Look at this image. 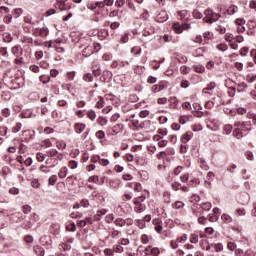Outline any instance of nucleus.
<instances>
[{
  "label": "nucleus",
  "instance_id": "nucleus-1",
  "mask_svg": "<svg viewBox=\"0 0 256 256\" xmlns=\"http://www.w3.org/2000/svg\"><path fill=\"white\" fill-rule=\"evenodd\" d=\"M204 15L205 17L203 18V21H205V23H215V21H218L219 18L221 17V14L219 13H214L213 10L211 9H206L204 11Z\"/></svg>",
  "mask_w": 256,
  "mask_h": 256
},
{
  "label": "nucleus",
  "instance_id": "nucleus-2",
  "mask_svg": "<svg viewBox=\"0 0 256 256\" xmlns=\"http://www.w3.org/2000/svg\"><path fill=\"white\" fill-rule=\"evenodd\" d=\"M234 127H238L242 133H245V131H251V121L235 122Z\"/></svg>",
  "mask_w": 256,
  "mask_h": 256
},
{
  "label": "nucleus",
  "instance_id": "nucleus-3",
  "mask_svg": "<svg viewBox=\"0 0 256 256\" xmlns=\"http://www.w3.org/2000/svg\"><path fill=\"white\" fill-rule=\"evenodd\" d=\"M124 125L116 124L115 126L108 129L109 135H119V133H123Z\"/></svg>",
  "mask_w": 256,
  "mask_h": 256
},
{
  "label": "nucleus",
  "instance_id": "nucleus-4",
  "mask_svg": "<svg viewBox=\"0 0 256 256\" xmlns=\"http://www.w3.org/2000/svg\"><path fill=\"white\" fill-rule=\"evenodd\" d=\"M126 121H130L134 129H141L143 127V125L139 122L135 114H131L128 118H126Z\"/></svg>",
  "mask_w": 256,
  "mask_h": 256
},
{
  "label": "nucleus",
  "instance_id": "nucleus-5",
  "mask_svg": "<svg viewBox=\"0 0 256 256\" xmlns=\"http://www.w3.org/2000/svg\"><path fill=\"white\" fill-rule=\"evenodd\" d=\"M56 9L67 11V9H71V5L67 3V0H56Z\"/></svg>",
  "mask_w": 256,
  "mask_h": 256
},
{
  "label": "nucleus",
  "instance_id": "nucleus-6",
  "mask_svg": "<svg viewBox=\"0 0 256 256\" xmlns=\"http://www.w3.org/2000/svg\"><path fill=\"white\" fill-rule=\"evenodd\" d=\"M157 133L158 134L153 136V141H161V139L167 135V128H160L157 130Z\"/></svg>",
  "mask_w": 256,
  "mask_h": 256
},
{
  "label": "nucleus",
  "instance_id": "nucleus-7",
  "mask_svg": "<svg viewBox=\"0 0 256 256\" xmlns=\"http://www.w3.org/2000/svg\"><path fill=\"white\" fill-rule=\"evenodd\" d=\"M169 19V16L167 15L166 11H161L157 16H156V21L158 23H165Z\"/></svg>",
  "mask_w": 256,
  "mask_h": 256
},
{
  "label": "nucleus",
  "instance_id": "nucleus-8",
  "mask_svg": "<svg viewBox=\"0 0 256 256\" xmlns=\"http://www.w3.org/2000/svg\"><path fill=\"white\" fill-rule=\"evenodd\" d=\"M191 139H193V132L188 131L182 135L181 142L185 145L186 143H189V141H191Z\"/></svg>",
  "mask_w": 256,
  "mask_h": 256
},
{
  "label": "nucleus",
  "instance_id": "nucleus-9",
  "mask_svg": "<svg viewBox=\"0 0 256 256\" xmlns=\"http://www.w3.org/2000/svg\"><path fill=\"white\" fill-rule=\"evenodd\" d=\"M11 51L15 57H21L23 55V48L19 45L12 47Z\"/></svg>",
  "mask_w": 256,
  "mask_h": 256
},
{
  "label": "nucleus",
  "instance_id": "nucleus-10",
  "mask_svg": "<svg viewBox=\"0 0 256 256\" xmlns=\"http://www.w3.org/2000/svg\"><path fill=\"white\" fill-rule=\"evenodd\" d=\"M233 136L236 137V139H243V137H245V133L241 130V128L236 127L233 131Z\"/></svg>",
  "mask_w": 256,
  "mask_h": 256
},
{
  "label": "nucleus",
  "instance_id": "nucleus-11",
  "mask_svg": "<svg viewBox=\"0 0 256 256\" xmlns=\"http://www.w3.org/2000/svg\"><path fill=\"white\" fill-rule=\"evenodd\" d=\"M149 253L153 256H157L159 255L160 251H159V248L157 247L151 248V246H148L146 248V254L149 255Z\"/></svg>",
  "mask_w": 256,
  "mask_h": 256
},
{
  "label": "nucleus",
  "instance_id": "nucleus-12",
  "mask_svg": "<svg viewBox=\"0 0 256 256\" xmlns=\"http://www.w3.org/2000/svg\"><path fill=\"white\" fill-rule=\"evenodd\" d=\"M67 173H69V169L66 166L60 168L58 172L59 179H65V177H67Z\"/></svg>",
  "mask_w": 256,
  "mask_h": 256
},
{
  "label": "nucleus",
  "instance_id": "nucleus-13",
  "mask_svg": "<svg viewBox=\"0 0 256 256\" xmlns=\"http://www.w3.org/2000/svg\"><path fill=\"white\" fill-rule=\"evenodd\" d=\"M185 27H187V24H184L183 26L180 25L179 23L173 24V29H174L175 33H178V34L183 33V29H185Z\"/></svg>",
  "mask_w": 256,
  "mask_h": 256
},
{
  "label": "nucleus",
  "instance_id": "nucleus-14",
  "mask_svg": "<svg viewBox=\"0 0 256 256\" xmlns=\"http://www.w3.org/2000/svg\"><path fill=\"white\" fill-rule=\"evenodd\" d=\"M82 55L83 57H91V55H93V47L88 46L84 48L82 51Z\"/></svg>",
  "mask_w": 256,
  "mask_h": 256
},
{
  "label": "nucleus",
  "instance_id": "nucleus-15",
  "mask_svg": "<svg viewBox=\"0 0 256 256\" xmlns=\"http://www.w3.org/2000/svg\"><path fill=\"white\" fill-rule=\"evenodd\" d=\"M227 13L228 15H235V13H239V7H237L236 5H230L227 8Z\"/></svg>",
  "mask_w": 256,
  "mask_h": 256
},
{
  "label": "nucleus",
  "instance_id": "nucleus-16",
  "mask_svg": "<svg viewBox=\"0 0 256 256\" xmlns=\"http://www.w3.org/2000/svg\"><path fill=\"white\" fill-rule=\"evenodd\" d=\"M191 119H193V116L183 115V116H180L179 123H181V125H185V123H188V121H191Z\"/></svg>",
  "mask_w": 256,
  "mask_h": 256
},
{
  "label": "nucleus",
  "instance_id": "nucleus-17",
  "mask_svg": "<svg viewBox=\"0 0 256 256\" xmlns=\"http://www.w3.org/2000/svg\"><path fill=\"white\" fill-rule=\"evenodd\" d=\"M221 220L226 225H229V223H233V218L230 215H228V214H222Z\"/></svg>",
  "mask_w": 256,
  "mask_h": 256
},
{
  "label": "nucleus",
  "instance_id": "nucleus-18",
  "mask_svg": "<svg viewBox=\"0 0 256 256\" xmlns=\"http://www.w3.org/2000/svg\"><path fill=\"white\" fill-rule=\"evenodd\" d=\"M193 71H195V73H203L205 71V66L201 65V64H196L192 66Z\"/></svg>",
  "mask_w": 256,
  "mask_h": 256
},
{
  "label": "nucleus",
  "instance_id": "nucleus-19",
  "mask_svg": "<svg viewBox=\"0 0 256 256\" xmlns=\"http://www.w3.org/2000/svg\"><path fill=\"white\" fill-rule=\"evenodd\" d=\"M74 129H75V132L78 134L83 133V131H85V124L83 123L75 124Z\"/></svg>",
  "mask_w": 256,
  "mask_h": 256
},
{
  "label": "nucleus",
  "instance_id": "nucleus-20",
  "mask_svg": "<svg viewBox=\"0 0 256 256\" xmlns=\"http://www.w3.org/2000/svg\"><path fill=\"white\" fill-rule=\"evenodd\" d=\"M34 253L38 256H44L45 255V249L41 246H34Z\"/></svg>",
  "mask_w": 256,
  "mask_h": 256
},
{
  "label": "nucleus",
  "instance_id": "nucleus-21",
  "mask_svg": "<svg viewBox=\"0 0 256 256\" xmlns=\"http://www.w3.org/2000/svg\"><path fill=\"white\" fill-rule=\"evenodd\" d=\"M39 37H47L49 35V29L43 27L38 30Z\"/></svg>",
  "mask_w": 256,
  "mask_h": 256
},
{
  "label": "nucleus",
  "instance_id": "nucleus-22",
  "mask_svg": "<svg viewBox=\"0 0 256 256\" xmlns=\"http://www.w3.org/2000/svg\"><path fill=\"white\" fill-rule=\"evenodd\" d=\"M183 207H185V203L183 201H176L172 204L173 209L180 210L183 209Z\"/></svg>",
  "mask_w": 256,
  "mask_h": 256
},
{
  "label": "nucleus",
  "instance_id": "nucleus-23",
  "mask_svg": "<svg viewBox=\"0 0 256 256\" xmlns=\"http://www.w3.org/2000/svg\"><path fill=\"white\" fill-rule=\"evenodd\" d=\"M217 87V84L215 82H210L206 88L203 89V93H209L208 91H213Z\"/></svg>",
  "mask_w": 256,
  "mask_h": 256
},
{
  "label": "nucleus",
  "instance_id": "nucleus-24",
  "mask_svg": "<svg viewBox=\"0 0 256 256\" xmlns=\"http://www.w3.org/2000/svg\"><path fill=\"white\" fill-rule=\"evenodd\" d=\"M165 90V86L164 85H154L152 86V92L153 93H161V91Z\"/></svg>",
  "mask_w": 256,
  "mask_h": 256
},
{
  "label": "nucleus",
  "instance_id": "nucleus-25",
  "mask_svg": "<svg viewBox=\"0 0 256 256\" xmlns=\"http://www.w3.org/2000/svg\"><path fill=\"white\" fill-rule=\"evenodd\" d=\"M3 41H4L5 43H11V41H13V36H11V33L5 32V33L3 34Z\"/></svg>",
  "mask_w": 256,
  "mask_h": 256
},
{
  "label": "nucleus",
  "instance_id": "nucleus-26",
  "mask_svg": "<svg viewBox=\"0 0 256 256\" xmlns=\"http://www.w3.org/2000/svg\"><path fill=\"white\" fill-rule=\"evenodd\" d=\"M114 224L116 225V227H125V219L123 218H117L114 221Z\"/></svg>",
  "mask_w": 256,
  "mask_h": 256
},
{
  "label": "nucleus",
  "instance_id": "nucleus-27",
  "mask_svg": "<svg viewBox=\"0 0 256 256\" xmlns=\"http://www.w3.org/2000/svg\"><path fill=\"white\" fill-rule=\"evenodd\" d=\"M225 135H230V133L233 131V125L226 124L223 129Z\"/></svg>",
  "mask_w": 256,
  "mask_h": 256
},
{
  "label": "nucleus",
  "instance_id": "nucleus-28",
  "mask_svg": "<svg viewBox=\"0 0 256 256\" xmlns=\"http://www.w3.org/2000/svg\"><path fill=\"white\" fill-rule=\"evenodd\" d=\"M98 123L101 125V127H105V125H107V123H109V121L107 120V118L100 116L97 119Z\"/></svg>",
  "mask_w": 256,
  "mask_h": 256
},
{
  "label": "nucleus",
  "instance_id": "nucleus-29",
  "mask_svg": "<svg viewBox=\"0 0 256 256\" xmlns=\"http://www.w3.org/2000/svg\"><path fill=\"white\" fill-rule=\"evenodd\" d=\"M60 251H69L71 249V244L62 243L59 245Z\"/></svg>",
  "mask_w": 256,
  "mask_h": 256
},
{
  "label": "nucleus",
  "instance_id": "nucleus-30",
  "mask_svg": "<svg viewBox=\"0 0 256 256\" xmlns=\"http://www.w3.org/2000/svg\"><path fill=\"white\" fill-rule=\"evenodd\" d=\"M87 117L88 119H90L91 121H95L96 117H97V114L95 113V111L93 110H89L87 112Z\"/></svg>",
  "mask_w": 256,
  "mask_h": 256
},
{
  "label": "nucleus",
  "instance_id": "nucleus-31",
  "mask_svg": "<svg viewBox=\"0 0 256 256\" xmlns=\"http://www.w3.org/2000/svg\"><path fill=\"white\" fill-rule=\"evenodd\" d=\"M55 183H57V175H51L49 178H48V185H55Z\"/></svg>",
  "mask_w": 256,
  "mask_h": 256
},
{
  "label": "nucleus",
  "instance_id": "nucleus-32",
  "mask_svg": "<svg viewBox=\"0 0 256 256\" xmlns=\"http://www.w3.org/2000/svg\"><path fill=\"white\" fill-rule=\"evenodd\" d=\"M190 71H191V68L189 66L180 67V73H182V75H187L189 74Z\"/></svg>",
  "mask_w": 256,
  "mask_h": 256
},
{
  "label": "nucleus",
  "instance_id": "nucleus-33",
  "mask_svg": "<svg viewBox=\"0 0 256 256\" xmlns=\"http://www.w3.org/2000/svg\"><path fill=\"white\" fill-rule=\"evenodd\" d=\"M135 213H143L145 211V205L139 204L138 206L134 207Z\"/></svg>",
  "mask_w": 256,
  "mask_h": 256
},
{
  "label": "nucleus",
  "instance_id": "nucleus-34",
  "mask_svg": "<svg viewBox=\"0 0 256 256\" xmlns=\"http://www.w3.org/2000/svg\"><path fill=\"white\" fill-rule=\"evenodd\" d=\"M56 147L58 149H62L63 150V149H65L67 147V144L65 143V141L60 140V141L56 142Z\"/></svg>",
  "mask_w": 256,
  "mask_h": 256
},
{
  "label": "nucleus",
  "instance_id": "nucleus-35",
  "mask_svg": "<svg viewBox=\"0 0 256 256\" xmlns=\"http://www.w3.org/2000/svg\"><path fill=\"white\" fill-rule=\"evenodd\" d=\"M96 107L98 109H103V107H105V99L99 98V100L96 103Z\"/></svg>",
  "mask_w": 256,
  "mask_h": 256
},
{
  "label": "nucleus",
  "instance_id": "nucleus-36",
  "mask_svg": "<svg viewBox=\"0 0 256 256\" xmlns=\"http://www.w3.org/2000/svg\"><path fill=\"white\" fill-rule=\"evenodd\" d=\"M98 163L99 165H102V167H107V165H109V160L98 157Z\"/></svg>",
  "mask_w": 256,
  "mask_h": 256
},
{
  "label": "nucleus",
  "instance_id": "nucleus-37",
  "mask_svg": "<svg viewBox=\"0 0 256 256\" xmlns=\"http://www.w3.org/2000/svg\"><path fill=\"white\" fill-rule=\"evenodd\" d=\"M93 73L95 75V77H99V75H101V67L97 66V64L93 65Z\"/></svg>",
  "mask_w": 256,
  "mask_h": 256
},
{
  "label": "nucleus",
  "instance_id": "nucleus-38",
  "mask_svg": "<svg viewBox=\"0 0 256 256\" xmlns=\"http://www.w3.org/2000/svg\"><path fill=\"white\" fill-rule=\"evenodd\" d=\"M211 207H213L211 202H205V203L202 204L203 211H210Z\"/></svg>",
  "mask_w": 256,
  "mask_h": 256
},
{
  "label": "nucleus",
  "instance_id": "nucleus-39",
  "mask_svg": "<svg viewBox=\"0 0 256 256\" xmlns=\"http://www.w3.org/2000/svg\"><path fill=\"white\" fill-rule=\"evenodd\" d=\"M36 159L39 161V163H43V161H45V154L38 152L36 154Z\"/></svg>",
  "mask_w": 256,
  "mask_h": 256
},
{
  "label": "nucleus",
  "instance_id": "nucleus-40",
  "mask_svg": "<svg viewBox=\"0 0 256 256\" xmlns=\"http://www.w3.org/2000/svg\"><path fill=\"white\" fill-rule=\"evenodd\" d=\"M200 167L204 171H209V165H207V162L205 160H200Z\"/></svg>",
  "mask_w": 256,
  "mask_h": 256
},
{
  "label": "nucleus",
  "instance_id": "nucleus-41",
  "mask_svg": "<svg viewBox=\"0 0 256 256\" xmlns=\"http://www.w3.org/2000/svg\"><path fill=\"white\" fill-rule=\"evenodd\" d=\"M208 221H210L211 223H215L216 221H219V217H217L215 214H209Z\"/></svg>",
  "mask_w": 256,
  "mask_h": 256
},
{
  "label": "nucleus",
  "instance_id": "nucleus-42",
  "mask_svg": "<svg viewBox=\"0 0 256 256\" xmlns=\"http://www.w3.org/2000/svg\"><path fill=\"white\" fill-rule=\"evenodd\" d=\"M171 187L173 189V191H179L181 189V183L179 182H173L171 184Z\"/></svg>",
  "mask_w": 256,
  "mask_h": 256
},
{
  "label": "nucleus",
  "instance_id": "nucleus-43",
  "mask_svg": "<svg viewBox=\"0 0 256 256\" xmlns=\"http://www.w3.org/2000/svg\"><path fill=\"white\" fill-rule=\"evenodd\" d=\"M190 242H191V243H199V235H197V234H191V236H190Z\"/></svg>",
  "mask_w": 256,
  "mask_h": 256
},
{
  "label": "nucleus",
  "instance_id": "nucleus-44",
  "mask_svg": "<svg viewBox=\"0 0 256 256\" xmlns=\"http://www.w3.org/2000/svg\"><path fill=\"white\" fill-rule=\"evenodd\" d=\"M40 81L45 85L46 83H49V81H51V77L42 75L40 76Z\"/></svg>",
  "mask_w": 256,
  "mask_h": 256
},
{
  "label": "nucleus",
  "instance_id": "nucleus-45",
  "mask_svg": "<svg viewBox=\"0 0 256 256\" xmlns=\"http://www.w3.org/2000/svg\"><path fill=\"white\" fill-rule=\"evenodd\" d=\"M216 31H217L218 33H220L221 35H223V34H225V32L227 31V29L225 28V26L218 25V26L216 27Z\"/></svg>",
  "mask_w": 256,
  "mask_h": 256
},
{
  "label": "nucleus",
  "instance_id": "nucleus-46",
  "mask_svg": "<svg viewBox=\"0 0 256 256\" xmlns=\"http://www.w3.org/2000/svg\"><path fill=\"white\" fill-rule=\"evenodd\" d=\"M129 42V34L125 33L120 38V43H128Z\"/></svg>",
  "mask_w": 256,
  "mask_h": 256
},
{
  "label": "nucleus",
  "instance_id": "nucleus-47",
  "mask_svg": "<svg viewBox=\"0 0 256 256\" xmlns=\"http://www.w3.org/2000/svg\"><path fill=\"white\" fill-rule=\"evenodd\" d=\"M121 117V115L119 113H115L114 115L111 116L110 121L111 123H115L117 121H119V118Z\"/></svg>",
  "mask_w": 256,
  "mask_h": 256
},
{
  "label": "nucleus",
  "instance_id": "nucleus-48",
  "mask_svg": "<svg viewBox=\"0 0 256 256\" xmlns=\"http://www.w3.org/2000/svg\"><path fill=\"white\" fill-rule=\"evenodd\" d=\"M88 181H89V183L99 184V176H90Z\"/></svg>",
  "mask_w": 256,
  "mask_h": 256
},
{
  "label": "nucleus",
  "instance_id": "nucleus-49",
  "mask_svg": "<svg viewBox=\"0 0 256 256\" xmlns=\"http://www.w3.org/2000/svg\"><path fill=\"white\" fill-rule=\"evenodd\" d=\"M83 79H84V81H87V83H91V81H93V74H85L84 76H83Z\"/></svg>",
  "mask_w": 256,
  "mask_h": 256
},
{
  "label": "nucleus",
  "instance_id": "nucleus-50",
  "mask_svg": "<svg viewBox=\"0 0 256 256\" xmlns=\"http://www.w3.org/2000/svg\"><path fill=\"white\" fill-rule=\"evenodd\" d=\"M68 167H69L70 169H77V167H78L77 161L71 160V161L68 163Z\"/></svg>",
  "mask_w": 256,
  "mask_h": 256
},
{
  "label": "nucleus",
  "instance_id": "nucleus-51",
  "mask_svg": "<svg viewBox=\"0 0 256 256\" xmlns=\"http://www.w3.org/2000/svg\"><path fill=\"white\" fill-rule=\"evenodd\" d=\"M67 231H72L75 232L77 231V226L75 225V223H71L70 225L66 226Z\"/></svg>",
  "mask_w": 256,
  "mask_h": 256
},
{
  "label": "nucleus",
  "instance_id": "nucleus-52",
  "mask_svg": "<svg viewBox=\"0 0 256 256\" xmlns=\"http://www.w3.org/2000/svg\"><path fill=\"white\" fill-rule=\"evenodd\" d=\"M13 21V16L11 14H8L7 16L4 17V23H6V25H9V23H11Z\"/></svg>",
  "mask_w": 256,
  "mask_h": 256
},
{
  "label": "nucleus",
  "instance_id": "nucleus-53",
  "mask_svg": "<svg viewBox=\"0 0 256 256\" xmlns=\"http://www.w3.org/2000/svg\"><path fill=\"white\" fill-rule=\"evenodd\" d=\"M247 81L248 83H254V81H256V74H249L247 76Z\"/></svg>",
  "mask_w": 256,
  "mask_h": 256
},
{
  "label": "nucleus",
  "instance_id": "nucleus-54",
  "mask_svg": "<svg viewBox=\"0 0 256 256\" xmlns=\"http://www.w3.org/2000/svg\"><path fill=\"white\" fill-rule=\"evenodd\" d=\"M95 135L97 139H105V132L102 130L97 131Z\"/></svg>",
  "mask_w": 256,
  "mask_h": 256
},
{
  "label": "nucleus",
  "instance_id": "nucleus-55",
  "mask_svg": "<svg viewBox=\"0 0 256 256\" xmlns=\"http://www.w3.org/2000/svg\"><path fill=\"white\" fill-rule=\"evenodd\" d=\"M187 239H188L187 234H184L183 236L178 237L176 241L178 243H185V241H187Z\"/></svg>",
  "mask_w": 256,
  "mask_h": 256
},
{
  "label": "nucleus",
  "instance_id": "nucleus-56",
  "mask_svg": "<svg viewBox=\"0 0 256 256\" xmlns=\"http://www.w3.org/2000/svg\"><path fill=\"white\" fill-rule=\"evenodd\" d=\"M170 247L172 249H178L179 248V242L177 240L170 241Z\"/></svg>",
  "mask_w": 256,
  "mask_h": 256
},
{
  "label": "nucleus",
  "instance_id": "nucleus-57",
  "mask_svg": "<svg viewBox=\"0 0 256 256\" xmlns=\"http://www.w3.org/2000/svg\"><path fill=\"white\" fill-rule=\"evenodd\" d=\"M48 155L49 157H57V155H59V152L55 149H51L48 151Z\"/></svg>",
  "mask_w": 256,
  "mask_h": 256
},
{
  "label": "nucleus",
  "instance_id": "nucleus-58",
  "mask_svg": "<svg viewBox=\"0 0 256 256\" xmlns=\"http://www.w3.org/2000/svg\"><path fill=\"white\" fill-rule=\"evenodd\" d=\"M22 211H23V213H24L25 215H29V212L31 211V206H29V205H24V206L22 207Z\"/></svg>",
  "mask_w": 256,
  "mask_h": 256
},
{
  "label": "nucleus",
  "instance_id": "nucleus-59",
  "mask_svg": "<svg viewBox=\"0 0 256 256\" xmlns=\"http://www.w3.org/2000/svg\"><path fill=\"white\" fill-rule=\"evenodd\" d=\"M217 49L219 51H227V49H229V47L227 46V44H218Z\"/></svg>",
  "mask_w": 256,
  "mask_h": 256
},
{
  "label": "nucleus",
  "instance_id": "nucleus-60",
  "mask_svg": "<svg viewBox=\"0 0 256 256\" xmlns=\"http://www.w3.org/2000/svg\"><path fill=\"white\" fill-rule=\"evenodd\" d=\"M139 117H141L142 119H145V117H149V110H142L139 113Z\"/></svg>",
  "mask_w": 256,
  "mask_h": 256
},
{
  "label": "nucleus",
  "instance_id": "nucleus-61",
  "mask_svg": "<svg viewBox=\"0 0 256 256\" xmlns=\"http://www.w3.org/2000/svg\"><path fill=\"white\" fill-rule=\"evenodd\" d=\"M14 13H15V15H16V18H17V17H21V16L23 15V8H16V9L14 10Z\"/></svg>",
  "mask_w": 256,
  "mask_h": 256
},
{
  "label": "nucleus",
  "instance_id": "nucleus-62",
  "mask_svg": "<svg viewBox=\"0 0 256 256\" xmlns=\"http://www.w3.org/2000/svg\"><path fill=\"white\" fill-rule=\"evenodd\" d=\"M131 51H132V53H134V55H141V47L135 46L132 48Z\"/></svg>",
  "mask_w": 256,
  "mask_h": 256
},
{
  "label": "nucleus",
  "instance_id": "nucleus-63",
  "mask_svg": "<svg viewBox=\"0 0 256 256\" xmlns=\"http://www.w3.org/2000/svg\"><path fill=\"white\" fill-rule=\"evenodd\" d=\"M246 21L243 18H237L235 24L238 26L245 25Z\"/></svg>",
  "mask_w": 256,
  "mask_h": 256
},
{
  "label": "nucleus",
  "instance_id": "nucleus-64",
  "mask_svg": "<svg viewBox=\"0 0 256 256\" xmlns=\"http://www.w3.org/2000/svg\"><path fill=\"white\" fill-rule=\"evenodd\" d=\"M249 7H250V9H255L256 10V0H251L249 2Z\"/></svg>",
  "mask_w": 256,
  "mask_h": 256
}]
</instances>
